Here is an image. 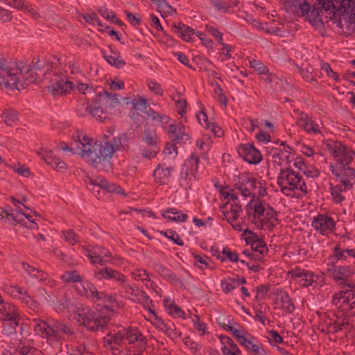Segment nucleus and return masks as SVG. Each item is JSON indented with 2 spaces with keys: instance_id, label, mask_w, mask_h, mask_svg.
I'll return each mask as SVG.
<instances>
[{
  "instance_id": "nucleus-1",
  "label": "nucleus",
  "mask_w": 355,
  "mask_h": 355,
  "mask_svg": "<svg viewBox=\"0 0 355 355\" xmlns=\"http://www.w3.org/2000/svg\"><path fill=\"white\" fill-rule=\"evenodd\" d=\"M73 144L76 146H78L81 151L85 150V153H79L78 155L86 159L87 163H89L93 168L96 169L102 170L103 162L98 159L100 157L103 156V144L102 141H94L92 138L87 136L83 135L82 139L80 135H78L76 139L73 141Z\"/></svg>"
},
{
  "instance_id": "nucleus-2",
  "label": "nucleus",
  "mask_w": 355,
  "mask_h": 355,
  "mask_svg": "<svg viewBox=\"0 0 355 355\" xmlns=\"http://www.w3.org/2000/svg\"><path fill=\"white\" fill-rule=\"evenodd\" d=\"M129 148V138L126 132L119 134L114 137L110 141H104L103 156L100 157V160L103 162L102 171H109L112 168L111 159L114 153L116 151H123Z\"/></svg>"
},
{
  "instance_id": "nucleus-3",
  "label": "nucleus",
  "mask_w": 355,
  "mask_h": 355,
  "mask_svg": "<svg viewBox=\"0 0 355 355\" xmlns=\"http://www.w3.org/2000/svg\"><path fill=\"white\" fill-rule=\"evenodd\" d=\"M127 340L128 344H133L135 342H139L141 345H146L147 341L146 338L142 335L140 331L136 327H123L119 330H114L113 332L107 334L104 338V342L107 344H115L121 347L125 345V341Z\"/></svg>"
},
{
  "instance_id": "nucleus-4",
  "label": "nucleus",
  "mask_w": 355,
  "mask_h": 355,
  "mask_svg": "<svg viewBox=\"0 0 355 355\" xmlns=\"http://www.w3.org/2000/svg\"><path fill=\"white\" fill-rule=\"evenodd\" d=\"M336 10L333 12L330 19L337 24L340 28H343L344 21L346 29L349 30L352 20L355 21V0H335Z\"/></svg>"
},
{
  "instance_id": "nucleus-5",
  "label": "nucleus",
  "mask_w": 355,
  "mask_h": 355,
  "mask_svg": "<svg viewBox=\"0 0 355 355\" xmlns=\"http://www.w3.org/2000/svg\"><path fill=\"white\" fill-rule=\"evenodd\" d=\"M78 317L82 320V324L90 331H103L110 320V315H103L89 308H83L80 311Z\"/></svg>"
},
{
  "instance_id": "nucleus-6",
  "label": "nucleus",
  "mask_w": 355,
  "mask_h": 355,
  "mask_svg": "<svg viewBox=\"0 0 355 355\" xmlns=\"http://www.w3.org/2000/svg\"><path fill=\"white\" fill-rule=\"evenodd\" d=\"M326 275L337 282L338 286L343 288L351 283L349 279L355 274V268L352 265H327Z\"/></svg>"
},
{
  "instance_id": "nucleus-7",
  "label": "nucleus",
  "mask_w": 355,
  "mask_h": 355,
  "mask_svg": "<svg viewBox=\"0 0 355 355\" xmlns=\"http://www.w3.org/2000/svg\"><path fill=\"white\" fill-rule=\"evenodd\" d=\"M322 10L325 12H330L329 14L333 15V12L336 10V3L335 0H318L317 3L313 5V9L311 15L308 17L309 22L313 26L318 24L324 26V23L321 17Z\"/></svg>"
},
{
  "instance_id": "nucleus-8",
  "label": "nucleus",
  "mask_w": 355,
  "mask_h": 355,
  "mask_svg": "<svg viewBox=\"0 0 355 355\" xmlns=\"http://www.w3.org/2000/svg\"><path fill=\"white\" fill-rule=\"evenodd\" d=\"M236 150L239 157L250 164L257 165L263 159L261 152L252 143L240 144Z\"/></svg>"
},
{
  "instance_id": "nucleus-9",
  "label": "nucleus",
  "mask_w": 355,
  "mask_h": 355,
  "mask_svg": "<svg viewBox=\"0 0 355 355\" xmlns=\"http://www.w3.org/2000/svg\"><path fill=\"white\" fill-rule=\"evenodd\" d=\"M329 168L333 175L338 179H340L341 183L345 188L344 191L349 190L355 184V169L352 167H345L342 169V167L335 168V166L331 163Z\"/></svg>"
},
{
  "instance_id": "nucleus-10",
  "label": "nucleus",
  "mask_w": 355,
  "mask_h": 355,
  "mask_svg": "<svg viewBox=\"0 0 355 355\" xmlns=\"http://www.w3.org/2000/svg\"><path fill=\"white\" fill-rule=\"evenodd\" d=\"M142 141L150 147L148 150L142 152V156L146 158L155 157L159 151V147L157 146V144L159 143V139L155 132L151 130L149 127H145Z\"/></svg>"
},
{
  "instance_id": "nucleus-11",
  "label": "nucleus",
  "mask_w": 355,
  "mask_h": 355,
  "mask_svg": "<svg viewBox=\"0 0 355 355\" xmlns=\"http://www.w3.org/2000/svg\"><path fill=\"white\" fill-rule=\"evenodd\" d=\"M292 277L297 279V282L301 284V286L305 288L317 284L322 278L319 275H316L313 272L300 268H295L291 272Z\"/></svg>"
},
{
  "instance_id": "nucleus-12",
  "label": "nucleus",
  "mask_w": 355,
  "mask_h": 355,
  "mask_svg": "<svg viewBox=\"0 0 355 355\" xmlns=\"http://www.w3.org/2000/svg\"><path fill=\"white\" fill-rule=\"evenodd\" d=\"M312 226L316 230H320L324 234L325 231L332 233L336 230V222L326 214H319L312 222Z\"/></svg>"
},
{
  "instance_id": "nucleus-13",
  "label": "nucleus",
  "mask_w": 355,
  "mask_h": 355,
  "mask_svg": "<svg viewBox=\"0 0 355 355\" xmlns=\"http://www.w3.org/2000/svg\"><path fill=\"white\" fill-rule=\"evenodd\" d=\"M94 277L98 280L102 279H114L121 282H123L125 278L123 274L120 273L117 270L104 265L101 268L98 266L96 268L94 273Z\"/></svg>"
},
{
  "instance_id": "nucleus-14",
  "label": "nucleus",
  "mask_w": 355,
  "mask_h": 355,
  "mask_svg": "<svg viewBox=\"0 0 355 355\" xmlns=\"http://www.w3.org/2000/svg\"><path fill=\"white\" fill-rule=\"evenodd\" d=\"M39 156L46 163L57 171H64L67 166L64 162L60 159L53 155L51 150H45L44 152H38Z\"/></svg>"
},
{
  "instance_id": "nucleus-15",
  "label": "nucleus",
  "mask_w": 355,
  "mask_h": 355,
  "mask_svg": "<svg viewBox=\"0 0 355 355\" xmlns=\"http://www.w3.org/2000/svg\"><path fill=\"white\" fill-rule=\"evenodd\" d=\"M46 327L48 328L46 336L53 337L56 339L61 338L60 332L67 335H72L73 334V331L70 327L56 320L52 321L51 324L49 323V326Z\"/></svg>"
},
{
  "instance_id": "nucleus-16",
  "label": "nucleus",
  "mask_w": 355,
  "mask_h": 355,
  "mask_svg": "<svg viewBox=\"0 0 355 355\" xmlns=\"http://www.w3.org/2000/svg\"><path fill=\"white\" fill-rule=\"evenodd\" d=\"M2 62L6 69L7 71L10 72L11 75L14 74L13 79L16 80L15 86L7 87L10 90H14L17 89L19 90L18 87L19 83H20V78L24 73V70L26 68V64L21 61L15 62L14 67L13 66H8L6 64V61L5 59L2 58Z\"/></svg>"
},
{
  "instance_id": "nucleus-17",
  "label": "nucleus",
  "mask_w": 355,
  "mask_h": 355,
  "mask_svg": "<svg viewBox=\"0 0 355 355\" xmlns=\"http://www.w3.org/2000/svg\"><path fill=\"white\" fill-rule=\"evenodd\" d=\"M153 318L156 321L153 324L157 329L164 331L167 336L172 340L178 338L176 327L173 322L168 321L166 322L162 318L159 317L157 313H153Z\"/></svg>"
},
{
  "instance_id": "nucleus-18",
  "label": "nucleus",
  "mask_w": 355,
  "mask_h": 355,
  "mask_svg": "<svg viewBox=\"0 0 355 355\" xmlns=\"http://www.w3.org/2000/svg\"><path fill=\"white\" fill-rule=\"evenodd\" d=\"M97 306H102L101 311L103 309L112 313L113 315L115 312L114 308L119 307L118 302L112 294H106L101 291L99 297L96 299Z\"/></svg>"
},
{
  "instance_id": "nucleus-19",
  "label": "nucleus",
  "mask_w": 355,
  "mask_h": 355,
  "mask_svg": "<svg viewBox=\"0 0 355 355\" xmlns=\"http://www.w3.org/2000/svg\"><path fill=\"white\" fill-rule=\"evenodd\" d=\"M73 88V83L69 80L60 79L46 87L47 91L53 96H62Z\"/></svg>"
},
{
  "instance_id": "nucleus-20",
  "label": "nucleus",
  "mask_w": 355,
  "mask_h": 355,
  "mask_svg": "<svg viewBox=\"0 0 355 355\" xmlns=\"http://www.w3.org/2000/svg\"><path fill=\"white\" fill-rule=\"evenodd\" d=\"M173 170V167H165V164H159L154 170L153 177L155 180L159 185H166L169 183L171 172Z\"/></svg>"
},
{
  "instance_id": "nucleus-21",
  "label": "nucleus",
  "mask_w": 355,
  "mask_h": 355,
  "mask_svg": "<svg viewBox=\"0 0 355 355\" xmlns=\"http://www.w3.org/2000/svg\"><path fill=\"white\" fill-rule=\"evenodd\" d=\"M345 238L340 241L333 249V254L329 256L327 265H336L340 261L346 260Z\"/></svg>"
},
{
  "instance_id": "nucleus-22",
  "label": "nucleus",
  "mask_w": 355,
  "mask_h": 355,
  "mask_svg": "<svg viewBox=\"0 0 355 355\" xmlns=\"http://www.w3.org/2000/svg\"><path fill=\"white\" fill-rule=\"evenodd\" d=\"M154 269L157 273L161 275L164 279L173 284H183L182 282L172 272L164 265L159 263H154Z\"/></svg>"
},
{
  "instance_id": "nucleus-23",
  "label": "nucleus",
  "mask_w": 355,
  "mask_h": 355,
  "mask_svg": "<svg viewBox=\"0 0 355 355\" xmlns=\"http://www.w3.org/2000/svg\"><path fill=\"white\" fill-rule=\"evenodd\" d=\"M172 29L182 40L187 42L193 41L191 35L194 34L193 28L186 26L182 22H179L178 24H173Z\"/></svg>"
},
{
  "instance_id": "nucleus-24",
  "label": "nucleus",
  "mask_w": 355,
  "mask_h": 355,
  "mask_svg": "<svg viewBox=\"0 0 355 355\" xmlns=\"http://www.w3.org/2000/svg\"><path fill=\"white\" fill-rule=\"evenodd\" d=\"M162 216L167 220L173 222H184L188 218L186 214L180 213L177 209L171 207L162 211Z\"/></svg>"
},
{
  "instance_id": "nucleus-25",
  "label": "nucleus",
  "mask_w": 355,
  "mask_h": 355,
  "mask_svg": "<svg viewBox=\"0 0 355 355\" xmlns=\"http://www.w3.org/2000/svg\"><path fill=\"white\" fill-rule=\"evenodd\" d=\"M97 251H94L92 254H87L86 256L91 260L92 263H98L103 266L105 263L103 257H110L111 252L105 248H97Z\"/></svg>"
},
{
  "instance_id": "nucleus-26",
  "label": "nucleus",
  "mask_w": 355,
  "mask_h": 355,
  "mask_svg": "<svg viewBox=\"0 0 355 355\" xmlns=\"http://www.w3.org/2000/svg\"><path fill=\"white\" fill-rule=\"evenodd\" d=\"M14 74L11 75L7 71L3 62L2 58L0 57V87L7 89L15 86L16 80L13 79Z\"/></svg>"
},
{
  "instance_id": "nucleus-27",
  "label": "nucleus",
  "mask_w": 355,
  "mask_h": 355,
  "mask_svg": "<svg viewBox=\"0 0 355 355\" xmlns=\"http://www.w3.org/2000/svg\"><path fill=\"white\" fill-rule=\"evenodd\" d=\"M184 126L181 125L171 124L169 125L168 133L171 135V141L180 144L181 140H183L184 137L187 136V139H190L188 134L184 133Z\"/></svg>"
},
{
  "instance_id": "nucleus-28",
  "label": "nucleus",
  "mask_w": 355,
  "mask_h": 355,
  "mask_svg": "<svg viewBox=\"0 0 355 355\" xmlns=\"http://www.w3.org/2000/svg\"><path fill=\"white\" fill-rule=\"evenodd\" d=\"M38 78L37 73L34 71L32 65L30 64L27 67L24 73L21 76L22 79L20 80L19 84L22 88H25L30 84L35 83Z\"/></svg>"
},
{
  "instance_id": "nucleus-29",
  "label": "nucleus",
  "mask_w": 355,
  "mask_h": 355,
  "mask_svg": "<svg viewBox=\"0 0 355 355\" xmlns=\"http://www.w3.org/2000/svg\"><path fill=\"white\" fill-rule=\"evenodd\" d=\"M101 190L103 193H115L117 194L125 195L122 188L116 184H111L105 179H101L98 182Z\"/></svg>"
},
{
  "instance_id": "nucleus-30",
  "label": "nucleus",
  "mask_w": 355,
  "mask_h": 355,
  "mask_svg": "<svg viewBox=\"0 0 355 355\" xmlns=\"http://www.w3.org/2000/svg\"><path fill=\"white\" fill-rule=\"evenodd\" d=\"M342 156L343 157L337 159L336 164L334 165L335 168L338 166V168L342 167V169H345V167H349V164L352 163L355 157V151L347 148Z\"/></svg>"
},
{
  "instance_id": "nucleus-31",
  "label": "nucleus",
  "mask_w": 355,
  "mask_h": 355,
  "mask_svg": "<svg viewBox=\"0 0 355 355\" xmlns=\"http://www.w3.org/2000/svg\"><path fill=\"white\" fill-rule=\"evenodd\" d=\"M98 12L103 17L119 26V27H126V25L121 20L116 17L115 13L112 10H109L106 7L100 8L98 9Z\"/></svg>"
},
{
  "instance_id": "nucleus-32",
  "label": "nucleus",
  "mask_w": 355,
  "mask_h": 355,
  "mask_svg": "<svg viewBox=\"0 0 355 355\" xmlns=\"http://www.w3.org/2000/svg\"><path fill=\"white\" fill-rule=\"evenodd\" d=\"M277 295L280 296V302L282 304L283 309L288 313H292L295 309V306L288 293L286 291H279Z\"/></svg>"
},
{
  "instance_id": "nucleus-33",
  "label": "nucleus",
  "mask_w": 355,
  "mask_h": 355,
  "mask_svg": "<svg viewBox=\"0 0 355 355\" xmlns=\"http://www.w3.org/2000/svg\"><path fill=\"white\" fill-rule=\"evenodd\" d=\"M108 92L106 89H103L96 94L93 99L92 104H96L100 107H104L105 109H109V97Z\"/></svg>"
},
{
  "instance_id": "nucleus-34",
  "label": "nucleus",
  "mask_w": 355,
  "mask_h": 355,
  "mask_svg": "<svg viewBox=\"0 0 355 355\" xmlns=\"http://www.w3.org/2000/svg\"><path fill=\"white\" fill-rule=\"evenodd\" d=\"M285 181H287L288 184L293 189L297 188V183H295L293 175L288 172H284L282 174L281 168L277 176V183L278 186H282V183H285Z\"/></svg>"
},
{
  "instance_id": "nucleus-35",
  "label": "nucleus",
  "mask_w": 355,
  "mask_h": 355,
  "mask_svg": "<svg viewBox=\"0 0 355 355\" xmlns=\"http://www.w3.org/2000/svg\"><path fill=\"white\" fill-rule=\"evenodd\" d=\"M101 53L103 54L105 60L110 65L116 67V69H121L123 66L125 65V62L123 59H120V57L106 55L105 50H101Z\"/></svg>"
},
{
  "instance_id": "nucleus-36",
  "label": "nucleus",
  "mask_w": 355,
  "mask_h": 355,
  "mask_svg": "<svg viewBox=\"0 0 355 355\" xmlns=\"http://www.w3.org/2000/svg\"><path fill=\"white\" fill-rule=\"evenodd\" d=\"M104 107L98 106L96 104L92 105L91 114L96 119V120L104 122L107 118L106 109Z\"/></svg>"
},
{
  "instance_id": "nucleus-37",
  "label": "nucleus",
  "mask_w": 355,
  "mask_h": 355,
  "mask_svg": "<svg viewBox=\"0 0 355 355\" xmlns=\"http://www.w3.org/2000/svg\"><path fill=\"white\" fill-rule=\"evenodd\" d=\"M347 146L342 141H336L334 142V148L331 152V155L335 159L340 158L343 153L347 150Z\"/></svg>"
},
{
  "instance_id": "nucleus-38",
  "label": "nucleus",
  "mask_w": 355,
  "mask_h": 355,
  "mask_svg": "<svg viewBox=\"0 0 355 355\" xmlns=\"http://www.w3.org/2000/svg\"><path fill=\"white\" fill-rule=\"evenodd\" d=\"M227 282L225 279L220 282L221 288L225 293H229L238 286V279L227 277Z\"/></svg>"
},
{
  "instance_id": "nucleus-39",
  "label": "nucleus",
  "mask_w": 355,
  "mask_h": 355,
  "mask_svg": "<svg viewBox=\"0 0 355 355\" xmlns=\"http://www.w3.org/2000/svg\"><path fill=\"white\" fill-rule=\"evenodd\" d=\"M160 234L177 245L180 246L184 245V241L180 238L175 230L168 229L166 231H160Z\"/></svg>"
},
{
  "instance_id": "nucleus-40",
  "label": "nucleus",
  "mask_w": 355,
  "mask_h": 355,
  "mask_svg": "<svg viewBox=\"0 0 355 355\" xmlns=\"http://www.w3.org/2000/svg\"><path fill=\"white\" fill-rule=\"evenodd\" d=\"M132 105L133 109L144 112L149 106L147 102V99L145 97L141 96H138V98L132 99Z\"/></svg>"
},
{
  "instance_id": "nucleus-41",
  "label": "nucleus",
  "mask_w": 355,
  "mask_h": 355,
  "mask_svg": "<svg viewBox=\"0 0 355 355\" xmlns=\"http://www.w3.org/2000/svg\"><path fill=\"white\" fill-rule=\"evenodd\" d=\"M187 162L190 165L191 174L196 178V174L198 173L200 158L198 156L192 153Z\"/></svg>"
},
{
  "instance_id": "nucleus-42",
  "label": "nucleus",
  "mask_w": 355,
  "mask_h": 355,
  "mask_svg": "<svg viewBox=\"0 0 355 355\" xmlns=\"http://www.w3.org/2000/svg\"><path fill=\"white\" fill-rule=\"evenodd\" d=\"M219 338L223 346H227V345L229 346V350L234 351L236 353H241L237 345L228 336L220 335Z\"/></svg>"
},
{
  "instance_id": "nucleus-43",
  "label": "nucleus",
  "mask_w": 355,
  "mask_h": 355,
  "mask_svg": "<svg viewBox=\"0 0 355 355\" xmlns=\"http://www.w3.org/2000/svg\"><path fill=\"white\" fill-rule=\"evenodd\" d=\"M227 331L232 333L240 345L251 344V340H248L244 335L241 334V331L237 330L234 327H228Z\"/></svg>"
},
{
  "instance_id": "nucleus-44",
  "label": "nucleus",
  "mask_w": 355,
  "mask_h": 355,
  "mask_svg": "<svg viewBox=\"0 0 355 355\" xmlns=\"http://www.w3.org/2000/svg\"><path fill=\"white\" fill-rule=\"evenodd\" d=\"M19 320H17L10 322H3V334L8 336L15 334L17 333L16 327L19 325Z\"/></svg>"
},
{
  "instance_id": "nucleus-45",
  "label": "nucleus",
  "mask_w": 355,
  "mask_h": 355,
  "mask_svg": "<svg viewBox=\"0 0 355 355\" xmlns=\"http://www.w3.org/2000/svg\"><path fill=\"white\" fill-rule=\"evenodd\" d=\"M1 117L8 125H12L17 119V112L15 110H5L1 114Z\"/></svg>"
},
{
  "instance_id": "nucleus-46",
  "label": "nucleus",
  "mask_w": 355,
  "mask_h": 355,
  "mask_svg": "<svg viewBox=\"0 0 355 355\" xmlns=\"http://www.w3.org/2000/svg\"><path fill=\"white\" fill-rule=\"evenodd\" d=\"M150 20L151 26H153L157 31H162L164 33V37L167 40H172V37L169 35H168L165 31H164L163 27L160 24L159 19L155 14L151 13L150 15Z\"/></svg>"
},
{
  "instance_id": "nucleus-47",
  "label": "nucleus",
  "mask_w": 355,
  "mask_h": 355,
  "mask_svg": "<svg viewBox=\"0 0 355 355\" xmlns=\"http://www.w3.org/2000/svg\"><path fill=\"white\" fill-rule=\"evenodd\" d=\"M92 105L87 100L85 103H80L76 107V113L80 116H85L91 114Z\"/></svg>"
},
{
  "instance_id": "nucleus-48",
  "label": "nucleus",
  "mask_w": 355,
  "mask_h": 355,
  "mask_svg": "<svg viewBox=\"0 0 355 355\" xmlns=\"http://www.w3.org/2000/svg\"><path fill=\"white\" fill-rule=\"evenodd\" d=\"M343 191V185H336L331 188V193L336 203H340L345 200V196L341 194Z\"/></svg>"
},
{
  "instance_id": "nucleus-49",
  "label": "nucleus",
  "mask_w": 355,
  "mask_h": 355,
  "mask_svg": "<svg viewBox=\"0 0 355 355\" xmlns=\"http://www.w3.org/2000/svg\"><path fill=\"white\" fill-rule=\"evenodd\" d=\"M321 69L325 71L327 75L329 77L332 78L336 83H339L340 81L338 73L332 70L329 63L322 62L321 63Z\"/></svg>"
},
{
  "instance_id": "nucleus-50",
  "label": "nucleus",
  "mask_w": 355,
  "mask_h": 355,
  "mask_svg": "<svg viewBox=\"0 0 355 355\" xmlns=\"http://www.w3.org/2000/svg\"><path fill=\"white\" fill-rule=\"evenodd\" d=\"M250 67L255 69L259 74L268 73V67L257 60H250Z\"/></svg>"
},
{
  "instance_id": "nucleus-51",
  "label": "nucleus",
  "mask_w": 355,
  "mask_h": 355,
  "mask_svg": "<svg viewBox=\"0 0 355 355\" xmlns=\"http://www.w3.org/2000/svg\"><path fill=\"white\" fill-rule=\"evenodd\" d=\"M256 243V245H253L251 246V250L254 252H258V254L262 256L263 259L264 254L267 253L268 251L266 246V243L263 239L257 241Z\"/></svg>"
},
{
  "instance_id": "nucleus-52",
  "label": "nucleus",
  "mask_w": 355,
  "mask_h": 355,
  "mask_svg": "<svg viewBox=\"0 0 355 355\" xmlns=\"http://www.w3.org/2000/svg\"><path fill=\"white\" fill-rule=\"evenodd\" d=\"M65 241L71 245H75L79 241V236L74 232L73 230H67L62 232Z\"/></svg>"
},
{
  "instance_id": "nucleus-53",
  "label": "nucleus",
  "mask_w": 355,
  "mask_h": 355,
  "mask_svg": "<svg viewBox=\"0 0 355 355\" xmlns=\"http://www.w3.org/2000/svg\"><path fill=\"white\" fill-rule=\"evenodd\" d=\"M168 306V314L172 316L176 315L180 318H185V313L184 311L174 302H171Z\"/></svg>"
},
{
  "instance_id": "nucleus-54",
  "label": "nucleus",
  "mask_w": 355,
  "mask_h": 355,
  "mask_svg": "<svg viewBox=\"0 0 355 355\" xmlns=\"http://www.w3.org/2000/svg\"><path fill=\"white\" fill-rule=\"evenodd\" d=\"M205 31L214 37L219 44H223V33L220 32L218 28H214L209 24H207L205 25Z\"/></svg>"
},
{
  "instance_id": "nucleus-55",
  "label": "nucleus",
  "mask_w": 355,
  "mask_h": 355,
  "mask_svg": "<svg viewBox=\"0 0 355 355\" xmlns=\"http://www.w3.org/2000/svg\"><path fill=\"white\" fill-rule=\"evenodd\" d=\"M263 200H259L258 205H254V214H253V218L254 220H257V218L261 220V217L264 216L266 208L263 205Z\"/></svg>"
},
{
  "instance_id": "nucleus-56",
  "label": "nucleus",
  "mask_w": 355,
  "mask_h": 355,
  "mask_svg": "<svg viewBox=\"0 0 355 355\" xmlns=\"http://www.w3.org/2000/svg\"><path fill=\"white\" fill-rule=\"evenodd\" d=\"M59 148L64 150V151H69L71 152L73 154L78 155L79 153H83V151L80 150L78 146H76L73 144V142L71 144V146H69L67 144H66L64 141H62L60 144ZM83 153H85V151L83 150Z\"/></svg>"
},
{
  "instance_id": "nucleus-57",
  "label": "nucleus",
  "mask_w": 355,
  "mask_h": 355,
  "mask_svg": "<svg viewBox=\"0 0 355 355\" xmlns=\"http://www.w3.org/2000/svg\"><path fill=\"white\" fill-rule=\"evenodd\" d=\"M300 115L298 125L302 126L306 131L309 132V126L312 122V120L309 119L308 114L304 112H302Z\"/></svg>"
},
{
  "instance_id": "nucleus-58",
  "label": "nucleus",
  "mask_w": 355,
  "mask_h": 355,
  "mask_svg": "<svg viewBox=\"0 0 355 355\" xmlns=\"http://www.w3.org/2000/svg\"><path fill=\"white\" fill-rule=\"evenodd\" d=\"M250 182V177L249 173H243L239 177V181L235 184L234 187L241 190V188L246 187L245 186Z\"/></svg>"
},
{
  "instance_id": "nucleus-59",
  "label": "nucleus",
  "mask_w": 355,
  "mask_h": 355,
  "mask_svg": "<svg viewBox=\"0 0 355 355\" xmlns=\"http://www.w3.org/2000/svg\"><path fill=\"white\" fill-rule=\"evenodd\" d=\"M87 189L98 199L101 198V188L98 182H94L90 180L89 184L87 186Z\"/></svg>"
},
{
  "instance_id": "nucleus-60",
  "label": "nucleus",
  "mask_w": 355,
  "mask_h": 355,
  "mask_svg": "<svg viewBox=\"0 0 355 355\" xmlns=\"http://www.w3.org/2000/svg\"><path fill=\"white\" fill-rule=\"evenodd\" d=\"M148 89L153 92L156 95L162 96L163 95V91L162 89L161 85L153 81V80H148Z\"/></svg>"
},
{
  "instance_id": "nucleus-61",
  "label": "nucleus",
  "mask_w": 355,
  "mask_h": 355,
  "mask_svg": "<svg viewBox=\"0 0 355 355\" xmlns=\"http://www.w3.org/2000/svg\"><path fill=\"white\" fill-rule=\"evenodd\" d=\"M66 275H67V277L65 279L67 282L76 283L82 282V277L76 270L67 272Z\"/></svg>"
},
{
  "instance_id": "nucleus-62",
  "label": "nucleus",
  "mask_w": 355,
  "mask_h": 355,
  "mask_svg": "<svg viewBox=\"0 0 355 355\" xmlns=\"http://www.w3.org/2000/svg\"><path fill=\"white\" fill-rule=\"evenodd\" d=\"M183 342L187 347L193 351L194 354H196L200 347L198 343L191 339L189 336H187L183 338Z\"/></svg>"
},
{
  "instance_id": "nucleus-63",
  "label": "nucleus",
  "mask_w": 355,
  "mask_h": 355,
  "mask_svg": "<svg viewBox=\"0 0 355 355\" xmlns=\"http://www.w3.org/2000/svg\"><path fill=\"white\" fill-rule=\"evenodd\" d=\"M194 327L199 331H202L203 334L206 333L207 325L205 322L200 320L199 315H195L193 319Z\"/></svg>"
},
{
  "instance_id": "nucleus-64",
  "label": "nucleus",
  "mask_w": 355,
  "mask_h": 355,
  "mask_svg": "<svg viewBox=\"0 0 355 355\" xmlns=\"http://www.w3.org/2000/svg\"><path fill=\"white\" fill-rule=\"evenodd\" d=\"M40 323L36 324V325L34 327V331L36 334L41 335L43 336V334L46 335L47 331V327L46 326H49V323L46 321H41Z\"/></svg>"
}]
</instances>
